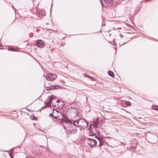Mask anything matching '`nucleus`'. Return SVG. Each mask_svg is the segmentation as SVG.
<instances>
[{"instance_id":"a878e982","label":"nucleus","mask_w":158,"mask_h":158,"mask_svg":"<svg viewBox=\"0 0 158 158\" xmlns=\"http://www.w3.org/2000/svg\"><path fill=\"white\" fill-rule=\"evenodd\" d=\"M32 34L31 33H30V37L31 36H32L31 34Z\"/></svg>"},{"instance_id":"412c9836","label":"nucleus","mask_w":158,"mask_h":158,"mask_svg":"<svg viewBox=\"0 0 158 158\" xmlns=\"http://www.w3.org/2000/svg\"><path fill=\"white\" fill-rule=\"evenodd\" d=\"M9 50H11V51H14V48H10V49H8Z\"/></svg>"},{"instance_id":"aec40b11","label":"nucleus","mask_w":158,"mask_h":158,"mask_svg":"<svg viewBox=\"0 0 158 158\" xmlns=\"http://www.w3.org/2000/svg\"><path fill=\"white\" fill-rule=\"evenodd\" d=\"M74 110L75 111V112L76 113V114H78L77 111H78V110L77 108H75L74 109Z\"/></svg>"},{"instance_id":"bb28decb","label":"nucleus","mask_w":158,"mask_h":158,"mask_svg":"<svg viewBox=\"0 0 158 158\" xmlns=\"http://www.w3.org/2000/svg\"><path fill=\"white\" fill-rule=\"evenodd\" d=\"M157 106H156V107H157ZM156 107H154V108H156Z\"/></svg>"},{"instance_id":"c756f323","label":"nucleus","mask_w":158,"mask_h":158,"mask_svg":"<svg viewBox=\"0 0 158 158\" xmlns=\"http://www.w3.org/2000/svg\"><path fill=\"white\" fill-rule=\"evenodd\" d=\"M30 18H31V17L30 16Z\"/></svg>"},{"instance_id":"b1692460","label":"nucleus","mask_w":158,"mask_h":158,"mask_svg":"<svg viewBox=\"0 0 158 158\" xmlns=\"http://www.w3.org/2000/svg\"><path fill=\"white\" fill-rule=\"evenodd\" d=\"M124 150H127L128 149V148H127V147H124Z\"/></svg>"},{"instance_id":"5701e85b","label":"nucleus","mask_w":158,"mask_h":158,"mask_svg":"<svg viewBox=\"0 0 158 158\" xmlns=\"http://www.w3.org/2000/svg\"><path fill=\"white\" fill-rule=\"evenodd\" d=\"M113 42L114 43L113 44V45H116V43L115 42H114V40H113Z\"/></svg>"},{"instance_id":"cd10ccee","label":"nucleus","mask_w":158,"mask_h":158,"mask_svg":"<svg viewBox=\"0 0 158 158\" xmlns=\"http://www.w3.org/2000/svg\"><path fill=\"white\" fill-rule=\"evenodd\" d=\"M32 152L33 153H34V152H33V151H32Z\"/></svg>"},{"instance_id":"a211bd4d","label":"nucleus","mask_w":158,"mask_h":158,"mask_svg":"<svg viewBox=\"0 0 158 158\" xmlns=\"http://www.w3.org/2000/svg\"><path fill=\"white\" fill-rule=\"evenodd\" d=\"M154 107H156V106L155 105H153V106H152V109H153L155 110H157L158 111V106H157L156 108H154Z\"/></svg>"},{"instance_id":"20e7f679","label":"nucleus","mask_w":158,"mask_h":158,"mask_svg":"<svg viewBox=\"0 0 158 158\" xmlns=\"http://www.w3.org/2000/svg\"><path fill=\"white\" fill-rule=\"evenodd\" d=\"M55 98V97L53 96L48 97L47 100V101L45 102L46 105L43 107L42 109L46 107H49L51 106L52 100H54Z\"/></svg>"},{"instance_id":"6e6552de","label":"nucleus","mask_w":158,"mask_h":158,"mask_svg":"<svg viewBox=\"0 0 158 158\" xmlns=\"http://www.w3.org/2000/svg\"><path fill=\"white\" fill-rule=\"evenodd\" d=\"M72 121L73 123L74 122L75 124H76V123H77V124L78 125H76L77 127H83V126H82L80 124V123L81 122H84V123L85 124H86L87 125V126H88V124L86 122L84 118H81V119H79L78 120H75Z\"/></svg>"},{"instance_id":"f8f14e48","label":"nucleus","mask_w":158,"mask_h":158,"mask_svg":"<svg viewBox=\"0 0 158 158\" xmlns=\"http://www.w3.org/2000/svg\"><path fill=\"white\" fill-rule=\"evenodd\" d=\"M108 73L111 77H113L114 76V74L112 71H109Z\"/></svg>"},{"instance_id":"0eeeda50","label":"nucleus","mask_w":158,"mask_h":158,"mask_svg":"<svg viewBox=\"0 0 158 158\" xmlns=\"http://www.w3.org/2000/svg\"><path fill=\"white\" fill-rule=\"evenodd\" d=\"M57 78V75L53 73H51L47 74L46 77V78L47 80H49L50 81H54Z\"/></svg>"},{"instance_id":"1a4fd4ad","label":"nucleus","mask_w":158,"mask_h":158,"mask_svg":"<svg viewBox=\"0 0 158 158\" xmlns=\"http://www.w3.org/2000/svg\"><path fill=\"white\" fill-rule=\"evenodd\" d=\"M36 46L40 48H42L44 46L43 41L41 40H39L36 41Z\"/></svg>"},{"instance_id":"f257e3e1","label":"nucleus","mask_w":158,"mask_h":158,"mask_svg":"<svg viewBox=\"0 0 158 158\" xmlns=\"http://www.w3.org/2000/svg\"><path fill=\"white\" fill-rule=\"evenodd\" d=\"M64 121L66 123H67L71 125H73V126H72L69 129L71 133L75 134L77 132V128L76 125V124L74 122L73 123L72 120L68 118H65V119L64 120Z\"/></svg>"},{"instance_id":"7ed1b4c3","label":"nucleus","mask_w":158,"mask_h":158,"mask_svg":"<svg viewBox=\"0 0 158 158\" xmlns=\"http://www.w3.org/2000/svg\"><path fill=\"white\" fill-rule=\"evenodd\" d=\"M56 112L57 113V116H56L53 115V114H54L53 113L50 114V116L51 117H53L55 118L59 119L60 120H63L65 116L64 114H63L61 112H60L59 111L57 110H56Z\"/></svg>"},{"instance_id":"9b49d317","label":"nucleus","mask_w":158,"mask_h":158,"mask_svg":"<svg viewBox=\"0 0 158 158\" xmlns=\"http://www.w3.org/2000/svg\"><path fill=\"white\" fill-rule=\"evenodd\" d=\"M59 86L57 85H50L48 87H46V89L47 90L49 91L51 89H56L57 87H58Z\"/></svg>"},{"instance_id":"ddd939ff","label":"nucleus","mask_w":158,"mask_h":158,"mask_svg":"<svg viewBox=\"0 0 158 158\" xmlns=\"http://www.w3.org/2000/svg\"><path fill=\"white\" fill-rule=\"evenodd\" d=\"M37 118L35 117V116L31 114L30 115V119H31L32 120H37Z\"/></svg>"},{"instance_id":"2eb2a0df","label":"nucleus","mask_w":158,"mask_h":158,"mask_svg":"<svg viewBox=\"0 0 158 158\" xmlns=\"http://www.w3.org/2000/svg\"><path fill=\"white\" fill-rule=\"evenodd\" d=\"M136 144L134 143H131V147L134 149H135L136 147Z\"/></svg>"},{"instance_id":"423d86ee","label":"nucleus","mask_w":158,"mask_h":158,"mask_svg":"<svg viewBox=\"0 0 158 158\" xmlns=\"http://www.w3.org/2000/svg\"><path fill=\"white\" fill-rule=\"evenodd\" d=\"M90 133L89 135V136H93L95 135V137L99 141V146H101L103 145V138L102 137H99L96 135V134L93 133V132H91V131H90Z\"/></svg>"},{"instance_id":"f03ea898","label":"nucleus","mask_w":158,"mask_h":158,"mask_svg":"<svg viewBox=\"0 0 158 158\" xmlns=\"http://www.w3.org/2000/svg\"><path fill=\"white\" fill-rule=\"evenodd\" d=\"M115 0H100L102 7L106 8L113 6L114 1Z\"/></svg>"},{"instance_id":"9d476101","label":"nucleus","mask_w":158,"mask_h":158,"mask_svg":"<svg viewBox=\"0 0 158 158\" xmlns=\"http://www.w3.org/2000/svg\"><path fill=\"white\" fill-rule=\"evenodd\" d=\"M56 102L59 103L58 105L59 107H62L65 105L63 101H60V100H57Z\"/></svg>"},{"instance_id":"f3484780","label":"nucleus","mask_w":158,"mask_h":158,"mask_svg":"<svg viewBox=\"0 0 158 158\" xmlns=\"http://www.w3.org/2000/svg\"><path fill=\"white\" fill-rule=\"evenodd\" d=\"M127 105L128 106H130L131 105V103L129 102H126Z\"/></svg>"},{"instance_id":"4468645a","label":"nucleus","mask_w":158,"mask_h":158,"mask_svg":"<svg viewBox=\"0 0 158 158\" xmlns=\"http://www.w3.org/2000/svg\"><path fill=\"white\" fill-rule=\"evenodd\" d=\"M75 156L73 155L68 154L66 155V158H75Z\"/></svg>"},{"instance_id":"393cba45","label":"nucleus","mask_w":158,"mask_h":158,"mask_svg":"<svg viewBox=\"0 0 158 158\" xmlns=\"http://www.w3.org/2000/svg\"><path fill=\"white\" fill-rule=\"evenodd\" d=\"M12 7L13 8H14V9H15L14 8V7L13 5L12 6Z\"/></svg>"},{"instance_id":"6ab92c4d","label":"nucleus","mask_w":158,"mask_h":158,"mask_svg":"<svg viewBox=\"0 0 158 158\" xmlns=\"http://www.w3.org/2000/svg\"><path fill=\"white\" fill-rule=\"evenodd\" d=\"M33 125L34 127H35V128H37V125H38L37 124H35L34 123L33 124Z\"/></svg>"},{"instance_id":"c85d7f7f","label":"nucleus","mask_w":158,"mask_h":158,"mask_svg":"<svg viewBox=\"0 0 158 158\" xmlns=\"http://www.w3.org/2000/svg\"><path fill=\"white\" fill-rule=\"evenodd\" d=\"M1 44H0V47L1 46Z\"/></svg>"},{"instance_id":"dca6fc26","label":"nucleus","mask_w":158,"mask_h":158,"mask_svg":"<svg viewBox=\"0 0 158 158\" xmlns=\"http://www.w3.org/2000/svg\"><path fill=\"white\" fill-rule=\"evenodd\" d=\"M93 126L95 128H96L98 127V123L97 122H95L94 123Z\"/></svg>"},{"instance_id":"39448f33","label":"nucleus","mask_w":158,"mask_h":158,"mask_svg":"<svg viewBox=\"0 0 158 158\" xmlns=\"http://www.w3.org/2000/svg\"><path fill=\"white\" fill-rule=\"evenodd\" d=\"M87 143L88 145L92 148L95 147L97 144V141L94 139L92 138H88L87 139Z\"/></svg>"},{"instance_id":"4be33fe9","label":"nucleus","mask_w":158,"mask_h":158,"mask_svg":"<svg viewBox=\"0 0 158 158\" xmlns=\"http://www.w3.org/2000/svg\"><path fill=\"white\" fill-rule=\"evenodd\" d=\"M84 75L85 77L87 76L88 77H89V76H88L87 74L86 73H84Z\"/></svg>"}]
</instances>
